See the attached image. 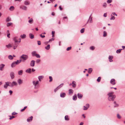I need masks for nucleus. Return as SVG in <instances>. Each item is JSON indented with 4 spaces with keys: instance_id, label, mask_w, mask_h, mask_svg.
Segmentation results:
<instances>
[{
    "instance_id": "obj_49",
    "label": "nucleus",
    "mask_w": 125,
    "mask_h": 125,
    "mask_svg": "<svg viewBox=\"0 0 125 125\" xmlns=\"http://www.w3.org/2000/svg\"><path fill=\"white\" fill-rule=\"evenodd\" d=\"M41 61V60L40 59L37 60L36 61V62L37 63H39Z\"/></svg>"
},
{
    "instance_id": "obj_17",
    "label": "nucleus",
    "mask_w": 125,
    "mask_h": 125,
    "mask_svg": "<svg viewBox=\"0 0 125 125\" xmlns=\"http://www.w3.org/2000/svg\"><path fill=\"white\" fill-rule=\"evenodd\" d=\"M17 65L15 62H13L11 64V67H14Z\"/></svg>"
},
{
    "instance_id": "obj_20",
    "label": "nucleus",
    "mask_w": 125,
    "mask_h": 125,
    "mask_svg": "<svg viewBox=\"0 0 125 125\" xmlns=\"http://www.w3.org/2000/svg\"><path fill=\"white\" fill-rule=\"evenodd\" d=\"M73 99L74 100H75L77 99V96L76 94H75L73 97Z\"/></svg>"
},
{
    "instance_id": "obj_45",
    "label": "nucleus",
    "mask_w": 125,
    "mask_h": 125,
    "mask_svg": "<svg viewBox=\"0 0 125 125\" xmlns=\"http://www.w3.org/2000/svg\"><path fill=\"white\" fill-rule=\"evenodd\" d=\"M71 49V47H68L66 49V50L67 51H69Z\"/></svg>"
},
{
    "instance_id": "obj_9",
    "label": "nucleus",
    "mask_w": 125,
    "mask_h": 125,
    "mask_svg": "<svg viewBox=\"0 0 125 125\" xmlns=\"http://www.w3.org/2000/svg\"><path fill=\"white\" fill-rule=\"evenodd\" d=\"M65 94L64 93H62L60 94V96L61 97H65Z\"/></svg>"
},
{
    "instance_id": "obj_37",
    "label": "nucleus",
    "mask_w": 125,
    "mask_h": 125,
    "mask_svg": "<svg viewBox=\"0 0 125 125\" xmlns=\"http://www.w3.org/2000/svg\"><path fill=\"white\" fill-rule=\"evenodd\" d=\"M107 35V33L106 31H104V32L103 36L104 37H106Z\"/></svg>"
},
{
    "instance_id": "obj_27",
    "label": "nucleus",
    "mask_w": 125,
    "mask_h": 125,
    "mask_svg": "<svg viewBox=\"0 0 125 125\" xmlns=\"http://www.w3.org/2000/svg\"><path fill=\"white\" fill-rule=\"evenodd\" d=\"M10 75L11 78H14V74L13 73H10Z\"/></svg>"
},
{
    "instance_id": "obj_58",
    "label": "nucleus",
    "mask_w": 125,
    "mask_h": 125,
    "mask_svg": "<svg viewBox=\"0 0 125 125\" xmlns=\"http://www.w3.org/2000/svg\"><path fill=\"white\" fill-rule=\"evenodd\" d=\"M118 106V104H115V105H114V107H117Z\"/></svg>"
},
{
    "instance_id": "obj_8",
    "label": "nucleus",
    "mask_w": 125,
    "mask_h": 125,
    "mask_svg": "<svg viewBox=\"0 0 125 125\" xmlns=\"http://www.w3.org/2000/svg\"><path fill=\"white\" fill-rule=\"evenodd\" d=\"M33 117L31 116L29 118H28L27 119V121L28 122H30L32 121V119Z\"/></svg>"
},
{
    "instance_id": "obj_24",
    "label": "nucleus",
    "mask_w": 125,
    "mask_h": 125,
    "mask_svg": "<svg viewBox=\"0 0 125 125\" xmlns=\"http://www.w3.org/2000/svg\"><path fill=\"white\" fill-rule=\"evenodd\" d=\"M32 54L33 56H35L36 54H37L36 52L35 51H33L32 52Z\"/></svg>"
},
{
    "instance_id": "obj_3",
    "label": "nucleus",
    "mask_w": 125,
    "mask_h": 125,
    "mask_svg": "<svg viewBox=\"0 0 125 125\" xmlns=\"http://www.w3.org/2000/svg\"><path fill=\"white\" fill-rule=\"evenodd\" d=\"M28 56L26 55H23L21 57V58H22L23 60H26L28 58Z\"/></svg>"
},
{
    "instance_id": "obj_41",
    "label": "nucleus",
    "mask_w": 125,
    "mask_h": 125,
    "mask_svg": "<svg viewBox=\"0 0 125 125\" xmlns=\"http://www.w3.org/2000/svg\"><path fill=\"white\" fill-rule=\"evenodd\" d=\"M92 68H89L88 69V73H91V72H92Z\"/></svg>"
},
{
    "instance_id": "obj_13",
    "label": "nucleus",
    "mask_w": 125,
    "mask_h": 125,
    "mask_svg": "<svg viewBox=\"0 0 125 125\" xmlns=\"http://www.w3.org/2000/svg\"><path fill=\"white\" fill-rule=\"evenodd\" d=\"M6 46L8 48H10V47H12V45L11 44L9 43L8 45H6Z\"/></svg>"
},
{
    "instance_id": "obj_33",
    "label": "nucleus",
    "mask_w": 125,
    "mask_h": 125,
    "mask_svg": "<svg viewBox=\"0 0 125 125\" xmlns=\"http://www.w3.org/2000/svg\"><path fill=\"white\" fill-rule=\"evenodd\" d=\"M11 21V19L9 17H8L6 19V21L7 22H9L10 21Z\"/></svg>"
},
{
    "instance_id": "obj_30",
    "label": "nucleus",
    "mask_w": 125,
    "mask_h": 125,
    "mask_svg": "<svg viewBox=\"0 0 125 125\" xmlns=\"http://www.w3.org/2000/svg\"><path fill=\"white\" fill-rule=\"evenodd\" d=\"M21 62V60H17L16 62H15V63H16V64H18L19 63H20Z\"/></svg>"
},
{
    "instance_id": "obj_52",
    "label": "nucleus",
    "mask_w": 125,
    "mask_h": 125,
    "mask_svg": "<svg viewBox=\"0 0 125 125\" xmlns=\"http://www.w3.org/2000/svg\"><path fill=\"white\" fill-rule=\"evenodd\" d=\"M84 107L83 110H87L88 108V107H86L85 106H84Z\"/></svg>"
},
{
    "instance_id": "obj_47",
    "label": "nucleus",
    "mask_w": 125,
    "mask_h": 125,
    "mask_svg": "<svg viewBox=\"0 0 125 125\" xmlns=\"http://www.w3.org/2000/svg\"><path fill=\"white\" fill-rule=\"evenodd\" d=\"M35 56L38 58H40V56L38 54H36V55Z\"/></svg>"
},
{
    "instance_id": "obj_5",
    "label": "nucleus",
    "mask_w": 125,
    "mask_h": 125,
    "mask_svg": "<svg viewBox=\"0 0 125 125\" xmlns=\"http://www.w3.org/2000/svg\"><path fill=\"white\" fill-rule=\"evenodd\" d=\"M5 66V65L4 64H1L0 65V70L2 71Z\"/></svg>"
},
{
    "instance_id": "obj_57",
    "label": "nucleus",
    "mask_w": 125,
    "mask_h": 125,
    "mask_svg": "<svg viewBox=\"0 0 125 125\" xmlns=\"http://www.w3.org/2000/svg\"><path fill=\"white\" fill-rule=\"evenodd\" d=\"M38 44L39 45H40L41 44V42L40 41H38Z\"/></svg>"
},
{
    "instance_id": "obj_12",
    "label": "nucleus",
    "mask_w": 125,
    "mask_h": 125,
    "mask_svg": "<svg viewBox=\"0 0 125 125\" xmlns=\"http://www.w3.org/2000/svg\"><path fill=\"white\" fill-rule=\"evenodd\" d=\"M20 8L23 10H26L27 9V7L25 6H22L20 7Z\"/></svg>"
},
{
    "instance_id": "obj_31",
    "label": "nucleus",
    "mask_w": 125,
    "mask_h": 125,
    "mask_svg": "<svg viewBox=\"0 0 125 125\" xmlns=\"http://www.w3.org/2000/svg\"><path fill=\"white\" fill-rule=\"evenodd\" d=\"M29 36L30 38L31 39H32L34 38V35L32 34H30Z\"/></svg>"
},
{
    "instance_id": "obj_51",
    "label": "nucleus",
    "mask_w": 125,
    "mask_h": 125,
    "mask_svg": "<svg viewBox=\"0 0 125 125\" xmlns=\"http://www.w3.org/2000/svg\"><path fill=\"white\" fill-rule=\"evenodd\" d=\"M106 6V3H104L103 5V7L104 8Z\"/></svg>"
},
{
    "instance_id": "obj_34",
    "label": "nucleus",
    "mask_w": 125,
    "mask_h": 125,
    "mask_svg": "<svg viewBox=\"0 0 125 125\" xmlns=\"http://www.w3.org/2000/svg\"><path fill=\"white\" fill-rule=\"evenodd\" d=\"M12 24V23L11 22L8 23H7V27H9Z\"/></svg>"
},
{
    "instance_id": "obj_32",
    "label": "nucleus",
    "mask_w": 125,
    "mask_h": 125,
    "mask_svg": "<svg viewBox=\"0 0 125 125\" xmlns=\"http://www.w3.org/2000/svg\"><path fill=\"white\" fill-rule=\"evenodd\" d=\"M14 9V7L13 6H11L9 8V10H10L12 11Z\"/></svg>"
},
{
    "instance_id": "obj_21",
    "label": "nucleus",
    "mask_w": 125,
    "mask_h": 125,
    "mask_svg": "<svg viewBox=\"0 0 125 125\" xmlns=\"http://www.w3.org/2000/svg\"><path fill=\"white\" fill-rule=\"evenodd\" d=\"M23 71L22 70H21L18 71V74L20 75H21L23 73Z\"/></svg>"
},
{
    "instance_id": "obj_25",
    "label": "nucleus",
    "mask_w": 125,
    "mask_h": 125,
    "mask_svg": "<svg viewBox=\"0 0 125 125\" xmlns=\"http://www.w3.org/2000/svg\"><path fill=\"white\" fill-rule=\"evenodd\" d=\"M11 84L12 85H13V87L14 85H17V83L16 82H12V83H11Z\"/></svg>"
},
{
    "instance_id": "obj_56",
    "label": "nucleus",
    "mask_w": 125,
    "mask_h": 125,
    "mask_svg": "<svg viewBox=\"0 0 125 125\" xmlns=\"http://www.w3.org/2000/svg\"><path fill=\"white\" fill-rule=\"evenodd\" d=\"M55 32L54 31H52V37H54V34L55 33Z\"/></svg>"
},
{
    "instance_id": "obj_61",
    "label": "nucleus",
    "mask_w": 125,
    "mask_h": 125,
    "mask_svg": "<svg viewBox=\"0 0 125 125\" xmlns=\"http://www.w3.org/2000/svg\"><path fill=\"white\" fill-rule=\"evenodd\" d=\"M59 8L60 10H62V8L61 7V6H60L59 7Z\"/></svg>"
},
{
    "instance_id": "obj_50",
    "label": "nucleus",
    "mask_w": 125,
    "mask_h": 125,
    "mask_svg": "<svg viewBox=\"0 0 125 125\" xmlns=\"http://www.w3.org/2000/svg\"><path fill=\"white\" fill-rule=\"evenodd\" d=\"M112 0H108L107 2L108 3H110L112 2Z\"/></svg>"
},
{
    "instance_id": "obj_44",
    "label": "nucleus",
    "mask_w": 125,
    "mask_h": 125,
    "mask_svg": "<svg viewBox=\"0 0 125 125\" xmlns=\"http://www.w3.org/2000/svg\"><path fill=\"white\" fill-rule=\"evenodd\" d=\"M63 83H62L58 87H59V88H61L62 87V86L63 85Z\"/></svg>"
},
{
    "instance_id": "obj_36",
    "label": "nucleus",
    "mask_w": 125,
    "mask_h": 125,
    "mask_svg": "<svg viewBox=\"0 0 125 125\" xmlns=\"http://www.w3.org/2000/svg\"><path fill=\"white\" fill-rule=\"evenodd\" d=\"M111 17L110 18V20H114L115 19V17L114 16H113L112 14H111Z\"/></svg>"
},
{
    "instance_id": "obj_23",
    "label": "nucleus",
    "mask_w": 125,
    "mask_h": 125,
    "mask_svg": "<svg viewBox=\"0 0 125 125\" xmlns=\"http://www.w3.org/2000/svg\"><path fill=\"white\" fill-rule=\"evenodd\" d=\"M18 81L19 84H21L22 83V80L20 79H19L18 80Z\"/></svg>"
},
{
    "instance_id": "obj_53",
    "label": "nucleus",
    "mask_w": 125,
    "mask_h": 125,
    "mask_svg": "<svg viewBox=\"0 0 125 125\" xmlns=\"http://www.w3.org/2000/svg\"><path fill=\"white\" fill-rule=\"evenodd\" d=\"M14 117H15L14 116H10V117L9 118V119L10 120H11L12 119V118H14Z\"/></svg>"
},
{
    "instance_id": "obj_29",
    "label": "nucleus",
    "mask_w": 125,
    "mask_h": 125,
    "mask_svg": "<svg viewBox=\"0 0 125 125\" xmlns=\"http://www.w3.org/2000/svg\"><path fill=\"white\" fill-rule=\"evenodd\" d=\"M28 21L31 24L33 22V20L32 18H31L30 19V20L29 21Z\"/></svg>"
},
{
    "instance_id": "obj_4",
    "label": "nucleus",
    "mask_w": 125,
    "mask_h": 125,
    "mask_svg": "<svg viewBox=\"0 0 125 125\" xmlns=\"http://www.w3.org/2000/svg\"><path fill=\"white\" fill-rule=\"evenodd\" d=\"M110 83L111 84L113 85H114L115 84V80L114 79H112L111 80Z\"/></svg>"
},
{
    "instance_id": "obj_46",
    "label": "nucleus",
    "mask_w": 125,
    "mask_h": 125,
    "mask_svg": "<svg viewBox=\"0 0 125 125\" xmlns=\"http://www.w3.org/2000/svg\"><path fill=\"white\" fill-rule=\"evenodd\" d=\"M59 89V87H57L54 90V91L55 92H56Z\"/></svg>"
},
{
    "instance_id": "obj_62",
    "label": "nucleus",
    "mask_w": 125,
    "mask_h": 125,
    "mask_svg": "<svg viewBox=\"0 0 125 125\" xmlns=\"http://www.w3.org/2000/svg\"><path fill=\"white\" fill-rule=\"evenodd\" d=\"M9 92L11 95L12 93V91L10 90L9 91Z\"/></svg>"
},
{
    "instance_id": "obj_14",
    "label": "nucleus",
    "mask_w": 125,
    "mask_h": 125,
    "mask_svg": "<svg viewBox=\"0 0 125 125\" xmlns=\"http://www.w3.org/2000/svg\"><path fill=\"white\" fill-rule=\"evenodd\" d=\"M17 44L15 43L13 46V48L14 49H15L17 48L18 46Z\"/></svg>"
},
{
    "instance_id": "obj_15",
    "label": "nucleus",
    "mask_w": 125,
    "mask_h": 125,
    "mask_svg": "<svg viewBox=\"0 0 125 125\" xmlns=\"http://www.w3.org/2000/svg\"><path fill=\"white\" fill-rule=\"evenodd\" d=\"M26 35L25 34H23L21 35H20V37L22 39H24L26 38Z\"/></svg>"
},
{
    "instance_id": "obj_64",
    "label": "nucleus",
    "mask_w": 125,
    "mask_h": 125,
    "mask_svg": "<svg viewBox=\"0 0 125 125\" xmlns=\"http://www.w3.org/2000/svg\"><path fill=\"white\" fill-rule=\"evenodd\" d=\"M76 84H73L72 85V86L74 88L76 86Z\"/></svg>"
},
{
    "instance_id": "obj_28",
    "label": "nucleus",
    "mask_w": 125,
    "mask_h": 125,
    "mask_svg": "<svg viewBox=\"0 0 125 125\" xmlns=\"http://www.w3.org/2000/svg\"><path fill=\"white\" fill-rule=\"evenodd\" d=\"M50 48V45L49 44L47 46L45 47V49L47 50H48Z\"/></svg>"
},
{
    "instance_id": "obj_40",
    "label": "nucleus",
    "mask_w": 125,
    "mask_h": 125,
    "mask_svg": "<svg viewBox=\"0 0 125 125\" xmlns=\"http://www.w3.org/2000/svg\"><path fill=\"white\" fill-rule=\"evenodd\" d=\"M10 60H12L13 59V57L11 55H10L8 56Z\"/></svg>"
},
{
    "instance_id": "obj_26",
    "label": "nucleus",
    "mask_w": 125,
    "mask_h": 125,
    "mask_svg": "<svg viewBox=\"0 0 125 125\" xmlns=\"http://www.w3.org/2000/svg\"><path fill=\"white\" fill-rule=\"evenodd\" d=\"M30 3L29 1L26 0L24 2V4L26 5H28L30 4Z\"/></svg>"
},
{
    "instance_id": "obj_10",
    "label": "nucleus",
    "mask_w": 125,
    "mask_h": 125,
    "mask_svg": "<svg viewBox=\"0 0 125 125\" xmlns=\"http://www.w3.org/2000/svg\"><path fill=\"white\" fill-rule=\"evenodd\" d=\"M8 86H9V82L5 83V84L4 86V87L5 88H7Z\"/></svg>"
},
{
    "instance_id": "obj_42",
    "label": "nucleus",
    "mask_w": 125,
    "mask_h": 125,
    "mask_svg": "<svg viewBox=\"0 0 125 125\" xmlns=\"http://www.w3.org/2000/svg\"><path fill=\"white\" fill-rule=\"evenodd\" d=\"M9 86L11 87H13V85H12L11 83L9 82Z\"/></svg>"
},
{
    "instance_id": "obj_63",
    "label": "nucleus",
    "mask_w": 125,
    "mask_h": 125,
    "mask_svg": "<svg viewBox=\"0 0 125 125\" xmlns=\"http://www.w3.org/2000/svg\"><path fill=\"white\" fill-rule=\"evenodd\" d=\"M89 104H87L86 105V107H88V108L89 107Z\"/></svg>"
},
{
    "instance_id": "obj_7",
    "label": "nucleus",
    "mask_w": 125,
    "mask_h": 125,
    "mask_svg": "<svg viewBox=\"0 0 125 125\" xmlns=\"http://www.w3.org/2000/svg\"><path fill=\"white\" fill-rule=\"evenodd\" d=\"M35 64V61L34 60L32 61L30 63V65L31 66H34Z\"/></svg>"
},
{
    "instance_id": "obj_19",
    "label": "nucleus",
    "mask_w": 125,
    "mask_h": 125,
    "mask_svg": "<svg viewBox=\"0 0 125 125\" xmlns=\"http://www.w3.org/2000/svg\"><path fill=\"white\" fill-rule=\"evenodd\" d=\"M113 58V57L112 56H109V61L110 62H112L113 61L112 59Z\"/></svg>"
},
{
    "instance_id": "obj_59",
    "label": "nucleus",
    "mask_w": 125,
    "mask_h": 125,
    "mask_svg": "<svg viewBox=\"0 0 125 125\" xmlns=\"http://www.w3.org/2000/svg\"><path fill=\"white\" fill-rule=\"evenodd\" d=\"M54 40V39L53 38L49 40V42H50V41Z\"/></svg>"
},
{
    "instance_id": "obj_43",
    "label": "nucleus",
    "mask_w": 125,
    "mask_h": 125,
    "mask_svg": "<svg viewBox=\"0 0 125 125\" xmlns=\"http://www.w3.org/2000/svg\"><path fill=\"white\" fill-rule=\"evenodd\" d=\"M90 48L91 50H94L95 49V47L93 46H92L90 47Z\"/></svg>"
},
{
    "instance_id": "obj_48",
    "label": "nucleus",
    "mask_w": 125,
    "mask_h": 125,
    "mask_svg": "<svg viewBox=\"0 0 125 125\" xmlns=\"http://www.w3.org/2000/svg\"><path fill=\"white\" fill-rule=\"evenodd\" d=\"M117 118L119 119H120L121 118V116L118 114H117Z\"/></svg>"
},
{
    "instance_id": "obj_11",
    "label": "nucleus",
    "mask_w": 125,
    "mask_h": 125,
    "mask_svg": "<svg viewBox=\"0 0 125 125\" xmlns=\"http://www.w3.org/2000/svg\"><path fill=\"white\" fill-rule=\"evenodd\" d=\"M38 81H36V82H35V81H34L33 82V84L35 85V87H36V85L38 84Z\"/></svg>"
},
{
    "instance_id": "obj_22",
    "label": "nucleus",
    "mask_w": 125,
    "mask_h": 125,
    "mask_svg": "<svg viewBox=\"0 0 125 125\" xmlns=\"http://www.w3.org/2000/svg\"><path fill=\"white\" fill-rule=\"evenodd\" d=\"M65 119L66 120L68 121L69 120V118L68 117V115H66L65 116Z\"/></svg>"
},
{
    "instance_id": "obj_60",
    "label": "nucleus",
    "mask_w": 125,
    "mask_h": 125,
    "mask_svg": "<svg viewBox=\"0 0 125 125\" xmlns=\"http://www.w3.org/2000/svg\"><path fill=\"white\" fill-rule=\"evenodd\" d=\"M17 114V113H16L15 112H13L12 113V115H16V114Z\"/></svg>"
},
{
    "instance_id": "obj_1",
    "label": "nucleus",
    "mask_w": 125,
    "mask_h": 125,
    "mask_svg": "<svg viewBox=\"0 0 125 125\" xmlns=\"http://www.w3.org/2000/svg\"><path fill=\"white\" fill-rule=\"evenodd\" d=\"M114 92H110L109 93L107 94L109 96L108 100L109 101H113L114 100V99L115 97V95H113Z\"/></svg>"
},
{
    "instance_id": "obj_6",
    "label": "nucleus",
    "mask_w": 125,
    "mask_h": 125,
    "mask_svg": "<svg viewBox=\"0 0 125 125\" xmlns=\"http://www.w3.org/2000/svg\"><path fill=\"white\" fill-rule=\"evenodd\" d=\"M89 22L90 23H92L93 22L92 17L90 16L89 18V19L87 22V23Z\"/></svg>"
},
{
    "instance_id": "obj_55",
    "label": "nucleus",
    "mask_w": 125,
    "mask_h": 125,
    "mask_svg": "<svg viewBox=\"0 0 125 125\" xmlns=\"http://www.w3.org/2000/svg\"><path fill=\"white\" fill-rule=\"evenodd\" d=\"M44 76H39L38 77V78H44Z\"/></svg>"
},
{
    "instance_id": "obj_35",
    "label": "nucleus",
    "mask_w": 125,
    "mask_h": 125,
    "mask_svg": "<svg viewBox=\"0 0 125 125\" xmlns=\"http://www.w3.org/2000/svg\"><path fill=\"white\" fill-rule=\"evenodd\" d=\"M73 92V90L71 89H69V93L70 94L71 93H72Z\"/></svg>"
},
{
    "instance_id": "obj_2",
    "label": "nucleus",
    "mask_w": 125,
    "mask_h": 125,
    "mask_svg": "<svg viewBox=\"0 0 125 125\" xmlns=\"http://www.w3.org/2000/svg\"><path fill=\"white\" fill-rule=\"evenodd\" d=\"M18 38L17 37H14L13 39V40L14 41L15 43L16 42H20L21 41V38H19L18 40Z\"/></svg>"
},
{
    "instance_id": "obj_16",
    "label": "nucleus",
    "mask_w": 125,
    "mask_h": 125,
    "mask_svg": "<svg viewBox=\"0 0 125 125\" xmlns=\"http://www.w3.org/2000/svg\"><path fill=\"white\" fill-rule=\"evenodd\" d=\"M31 71V68H29L27 69L26 71V73H30Z\"/></svg>"
},
{
    "instance_id": "obj_39",
    "label": "nucleus",
    "mask_w": 125,
    "mask_h": 125,
    "mask_svg": "<svg viewBox=\"0 0 125 125\" xmlns=\"http://www.w3.org/2000/svg\"><path fill=\"white\" fill-rule=\"evenodd\" d=\"M85 29L84 28H83L81 29L80 31V32L81 33H83L84 32Z\"/></svg>"
},
{
    "instance_id": "obj_18",
    "label": "nucleus",
    "mask_w": 125,
    "mask_h": 125,
    "mask_svg": "<svg viewBox=\"0 0 125 125\" xmlns=\"http://www.w3.org/2000/svg\"><path fill=\"white\" fill-rule=\"evenodd\" d=\"M77 96L78 98L81 99L83 95L80 94L78 93L77 94Z\"/></svg>"
},
{
    "instance_id": "obj_54",
    "label": "nucleus",
    "mask_w": 125,
    "mask_h": 125,
    "mask_svg": "<svg viewBox=\"0 0 125 125\" xmlns=\"http://www.w3.org/2000/svg\"><path fill=\"white\" fill-rule=\"evenodd\" d=\"M40 36L41 37V38H43L45 37V36L44 35H42V34H40Z\"/></svg>"
},
{
    "instance_id": "obj_38",
    "label": "nucleus",
    "mask_w": 125,
    "mask_h": 125,
    "mask_svg": "<svg viewBox=\"0 0 125 125\" xmlns=\"http://www.w3.org/2000/svg\"><path fill=\"white\" fill-rule=\"evenodd\" d=\"M122 50V49H119L117 50L116 51V52L117 53H119Z\"/></svg>"
}]
</instances>
